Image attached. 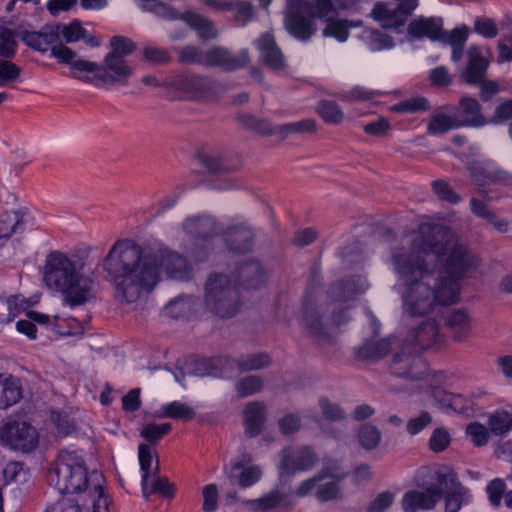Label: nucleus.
Listing matches in <instances>:
<instances>
[{
	"label": "nucleus",
	"mask_w": 512,
	"mask_h": 512,
	"mask_svg": "<svg viewBox=\"0 0 512 512\" xmlns=\"http://www.w3.org/2000/svg\"><path fill=\"white\" fill-rule=\"evenodd\" d=\"M262 476V470L259 466L252 465L245 467L243 462L238 461L232 464L228 479L232 485H238L240 488H248L256 484Z\"/></svg>",
	"instance_id": "30"
},
{
	"label": "nucleus",
	"mask_w": 512,
	"mask_h": 512,
	"mask_svg": "<svg viewBox=\"0 0 512 512\" xmlns=\"http://www.w3.org/2000/svg\"><path fill=\"white\" fill-rule=\"evenodd\" d=\"M22 222V216L17 211H7L0 216V240L10 238Z\"/></svg>",
	"instance_id": "52"
},
{
	"label": "nucleus",
	"mask_w": 512,
	"mask_h": 512,
	"mask_svg": "<svg viewBox=\"0 0 512 512\" xmlns=\"http://www.w3.org/2000/svg\"><path fill=\"white\" fill-rule=\"evenodd\" d=\"M93 471L76 451L61 450L47 472L51 486L62 494L87 493L90 512H96V494L91 488Z\"/></svg>",
	"instance_id": "5"
},
{
	"label": "nucleus",
	"mask_w": 512,
	"mask_h": 512,
	"mask_svg": "<svg viewBox=\"0 0 512 512\" xmlns=\"http://www.w3.org/2000/svg\"><path fill=\"white\" fill-rule=\"evenodd\" d=\"M110 48L111 52L108 56L125 59L136 50V44L128 37L116 35L110 39Z\"/></svg>",
	"instance_id": "47"
},
{
	"label": "nucleus",
	"mask_w": 512,
	"mask_h": 512,
	"mask_svg": "<svg viewBox=\"0 0 512 512\" xmlns=\"http://www.w3.org/2000/svg\"><path fill=\"white\" fill-rule=\"evenodd\" d=\"M469 35V29L467 26H462L453 29L451 32L443 30L440 40L443 43H447L450 46L465 45Z\"/></svg>",
	"instance_id": "63"
},
{
	"label": "nucleus",
	"mask_w": 512,
	"mask_h": 512,
	"mask_svg": "<svg viewBox=\"0 0 512 512\" xmlns=\"http://www.w3.org/2000/svg\"><path fill=\"white\" fill-rule=\"evenodd\" d=\"M133 74V67L121 57L106 56L101 71L98 69V82L106 86L126 85Z\"/></svg>",
	"instance_id": "17"
},
{
	"label": "nucleus",
	"mask_w": 512,
	"mask_h": 512,
	"mask_svg": "<svg viewBox=\"0 0 512 512\" xmlns=\"http://www.w3.org/2000/svg\"><path fill=\"white\" fill-rule=\"evenodd\" d=\"M287 500V496L278 490H271L263 497L254 500H245L243 504L248 506L254 512H266L282 505Z\"/></svg>",
	"instance_id": "39"
},
{
	"label": "nucleus",
	"mask_w": 512,
	"mask_h": 512,
	"mask_svg": "<svg viewBox=\"0 0 512 512\" xmlns=\"http://www.w3.org/2000/svg\"><path fill=\"white\" fill-rule=\"evenodd\" d=\"M183 20L193 29L203 40L214 39L217 36V30L211 20L192 12H187L182 16Z\"/></svg>",
	"instance_id": "40"
},
{
	"label": "nucleus",
	"mask_w": 512,
	"mask_h": 512,
	"mask_svg": "<svg viewBox=\"0 0 512 512\" xmlns=\"http://www.w3.org/2000/svg\"><path fill=\"white\" fill-rule=\"evenodd\" d=\"M364 284L360 277L344 279L332 284L328 290V295L336 302L349 301L365 290Z\"/></svg>",
	"instance_id": "31"
},
{
	"label": "nucleus",
	"mask_w": 512,
	"mask_h": 512,
	"mask_svg": "<svg viewBox=\"0 0 512 512\" xmlns=\"http://www.w3.org/2000/svg\"><path fill=\"white\" fill-rule=\"evenodd\" d=\"M452 111L451 106L435 110L428 121L427 134L437 136L443 135L450 130L458 129L459 126Z\"/></svg>",
	"instance_id": "32"
},
{
	"label": "nucleus",
	"mask_w": 512,
	"mask_h": 512,
	"mask_svg": "<svg viewBox=\"0 0 512 512\" xmlns=\"http://www.w3.org/2000/svg\"><path fill=\"white\" fill-rule=\"evenodd\" d=\"M415 353L414 349L403 341L400 351H395L390 362V371L393 375L409 380H418L424 377L426 365Z\"/></svg>",
	"instance_id": "10"
},
{
	"label": "nucleus",
	"mask_w": 512,
	"mask_h": 512,
	"mask_svg": "<svg viewBox=\"0 0 512 512\" xmlns=\"http://www.w3.org/2000/svg\"><path fill=\"white\" fill-rule=\"evenodd\" d=\"M21 74V68L8 59L0 60V87L16 81Z\"/></svg>",
	"instance_id": "61"
},
{
	"label": "nucleus",
	"mask_w": 512,
	"mask_h": 512,
	"mask_svg": "<svg viewBox=\"0 0 512 512\" xmlns=\"http://www.w3.org/2000/svg\"><path fill=\"white\" fill-rule=\"evenodd\" d=\"M236 280L246 289L258 288L264 280V272L257 261H247L236 270Z\"/></svg>",
	"instance_id": "35"
},
{
	"label": "nucleus",
	"mask_w": 512,
	"mask_h": 512,
	"mask_svg": "<svg viewBox=\"0 0 512 512\" xmlns=\"http://www.w3.org/2000/svg\"><path fill=\"white\" fill-rule=\"evenodd\" d=\"M358 439L360 445L368 450H374L380 443L381 432L380 430L371 424L362 425L358 432Z\"/></svg>",
	"instance_id": "45"
},
{
	"label": "nucleus",
	"mask_w": 512,
	"mask_h": 512,
	"mask_svg": "<svg viewBox=\"0 0 512 512\" xmlns=\"http://www.w3.org/2000/svg\"><path fill=\"white\" fill-rule=\"evenodd\" d=\"M178 60L182 64H191V65H203L204 66V57L205 51H202L200 48L195 46H185L178 50Z\"/></svg>",
	"instance_id": "55"
},
{
	"label": "nucleus",
	"mask_w": 512,
	"mask_h": 512,
	"mask_svg": "<svg viewBox=\"0 0 512 512\" xmlns=\"http://www.w3.org/2000/svg\"><path fill=\"white\" fill-rule=\"evenodd\" d=\"M173 86L185 99L203 100L214 95L219 85L205 76L180 75L174 80Z\"/></svg>",
	"instance_id": "13"
},
{
	"label": "nucleus",
	"mask_w": 512,
	"mask_h": 512,
	"mask_svg": "<svg viewBox=\"0 0 512 512\" xmlns=\"http://www.w3.org/2000/svg\"><path fill=\"white\" fill-rule=\"evenodd\" d=\"M437 483L445 501V512H458L464 502L465 488L453 471L437 473Z\"/></svg>",
	"instance_id": "16"
},
{
	"label": "nucleus",
	"mask_w": 512,
	"mask_h": 512,
	"mask_svg": "<svg viewBox=\"0 0 512 512\" xmlns=\"http://www.w3.org/2000/svg\"><path fill=\"white\" fill-rule=\"evenodd\" d=\"M446 325L450 330L451 337L455 341H463L469 335L471 329L470 318L466 311L455 309L448 312Z\"/></svg>",
	"instance_id": "37"
},
{
	"label": "nucleus",
	"mask_w": 512,
	"mask_h": 512,
	"mask_svg": "<svg viewBox=\"0 0 512 512\" xmlns=\"http://www.w3.org/2000/svg\"><path fill=\"white\" fill-rule=\"evenodd\" d=\"M257 48L261 52L264 64L272 70H279L284 67V57L277 47L274 36L265 33L257 41Z\"/></svg>",
	"instance_id": "28"
},
{
	"label": "nucleus",
	"mask_w": 512,
	"mask_h": 512,
	"mask_svg": "<svg viewBox=\"0 0 512 512\" xmlns=\"http://www.w3.org/2000/svg\"><path fill=\"white\" fill-rule=\"evenodd\" d=\"M453 116L461 127H482L488 123L482 107L476 98L470 96H463L460 98L458 107L453 108Z\"/></svg>",
	"instance_id": "18"
},
{
	"label": "nucleus",
	"mask_w": 512,
	"mask_h": 512,
	"mask_svg": "<svg viewBox=\"0 0 512 512\" xmlns=\"http://www.w3.org/2000/svg\"><path fill=\"white\" fill-rule=\"evenodd\" d=\"M266 421V406L259 401L249 402L243 411L245 433L249 438L256 437Z\"/></svg>",
	"instance_id": "27"
},
{
	"label": "nucleus",
	"mask_w": 512,
	"mask_h": 512,
	"mask_svg": "<svg viewBox=\"0 0 512 512\" xmlns=\"http://www.w3.org/2000/svg\"><path fill=\"white\" fill-rule=\"evenodd\" d=\"M279 477L293 476L300 471L311 470L318 461V457L309 446L293 449L286 447L280 452Z\"/></svg>",
	"instance_id": "11"
},
{
	"label": "nucleus",
	"mask_w": 512,
	"mask_h": 512,
	"mask_svg": "<svg viewBox=\"0 0 512 512\" xmlns=\"http://www.w3.org/2000/svg\"><path fill=\"white\" fill-rule=\"evenodd\" d=\"M328 476L336 478V482H328L318 487L316 492V498L321 502H326L329 500H334L341 498L340 487L338 482L343 480L347 474L343 473L341 475H334L328 472Z\"/></svg>",
	"instance_id": "50"
},
{
	"label": "nucleus",
	"mask_w": 512,
	"mask_h": 512,
	"mask_svg": "<svg viewBox=\"0 0 512 512\" xmlns=\"http://www.w3.org/2000/svg\"><path fill=\"white\" fill-rule=\"evenodd\" d=\"M182 230L187 237L197 242H207L222 232L221 225L208 214H199L186 218Z\"/></svg>",
	"instance_id": "15"
},
{
	"label": "nucleus",
	"mask_w": 512,
	"mask_h": 512,
	"mask_svg": "<svg viewBox=\"0 0 512 512\" xmlns=\"http://www.w3.org/2000/svg\"><path fill=\"white\" fill-rule=\"evenodd\" d=\"M71 74L82 81L93 82L96 79V64L83 59L75 60L70 66Z\"/></svg>",
	"instance_id": "49"
},
{
	"label": "nucleus",
	"mask_w": 512,
	"mask_h": 512,
	"mask_svg": "<svg viewBox=\"0 0 512 512\" xmlns=\"http://www.w3.org/2000/svg\"><path fill=\"white\" fill-rule=\"evenodd\" d=\"M488 427L492 434L504 436L512 430V417L506 411H496L490 415Z\"/></svg>",
	"instance_id": "41"
},
{
	"label": "nucleus",
	"mask_w": 512,
	"mask_h": 512,
	"mask_svg": "<svg viewBox=\"0 0 512 512\" xmlns=\"http://www.w3.org/2000/svg\"><path fill=\"white\" fill-rule=\"evenodd\" d=\"M418 6V0H391L378 2L371 11V16L379 21L383 28L401 32L408 18Z\"/></svg>",
	"instance_id": "8"
},
{
	"label": "nucleus",
	"mask_w": 512,
	"mask_h": 512,
	"mask_svg": "<svg viewBox=\"0 0 512 512\" xmlns=\"http://www.w3.org/2000/svg\"><path fill=\"white\" fill-rule=\"evenodd\" d=\"M162 410L164 416L168 418L189 421L195 417V411L193 408L179 401H173L164 405Z\"/></svg>",
	"instance_id": "51"
},
{
	"label": "nucleus",
	"mask_w": 512,
	"mask_h": 512,
	"mask_svg": "<svg viewBox=\"0 0 512 512\" xmlns=\"http://www.w3.org/2000/svg\"><path fill=\"white\" fill-rule=\"evenodd\" d=\"M322 415L329 421H339L346 417L345 411L337 403L330 402L327 398L319 400Z\"/></svg>",
	"instance_id": "62"
},
{
	"label": "nucleus",
	"mask_w": 512,
	"mask_h": 512,
	"mask_svg": "<svg viewBox=\"0 0 512 512\" xmlns=\"http://www.w3.org/2000/svg\"><path fill=\"white\" fill-rule=\"evenodd\" d=\"M443 21L440 17H419L408 25V33L416 38L428 37L432 40H440L443 32Z\"/></svg>",
	"instance_id": "29"
},
{
	"label": "nucleus",
	"mask_w": 512,
	"mask_h": 512,
	"mask_svg": "<svg viewBox=\"0 0 512 512\" xmlns=\"http://www.w3.org/2000/svg\"><path fill=\"white\" fill-rule=\"evenodd\" d=\"M428 109L429 101L424 97L407 99L393 106V110L400 113H414Z\"/></svg>",
	"instance_id": "60"
},
{
	"label": "nucleus",
	"mask_w": 512,
	"mask_h": 512,
	"mask_svg": "<svg viewBox=\"0 0 512 512\" xmlns=\"http://www.w3.org/2000/svg\"><path fill=\"white\" fill-rule=\"evenodd\" d=\"M398 346L399 342L395 339L370 340L357 349V356L363 360L377 361Z\"/></svg>",
	"instance_id": "33"
},
{
	"label": "nucleus",
	"mask_w": 512,
	"mask_h": 512,
	"mask_svg": "<svg viewBox=\"0 0 512 512\" xmlns=\"http://www.w3.org/2000/svg\"><path fill=\"white\" fill-rule=\"evenodd\" d=\"M57 26L61 41L64 40L66 43L84 41L91 47L95 45L94 36L86 30L80 21L74 20L67 24L58 23Z\"/></svg>",
	"instance_id": "36"
},
{
	"label": "nucleus",
	"mask_w": 512,
	"mask_h": 512,
	"mask_svg": "<svg viewBox=\"0 0 512 512\" xmlns=\"http://www.w3.org/2000/svg\"><path fill=\"white\" fill-rule=\"evenodd\" d=\"M433 419L429 412L422 411L417 417L408 420L406 431L408 434L414 436L420 433L423 429L432 423Z\"/></svg>",
	"instance_id": "64"
},
{
	"label": "nucleus",
	"mask_w": 512,
	"mask_h": 512,
	"mask_svg": "<svg viewBox=\"0 0 512 512\" xmlns=\"http://www.w3.org/2000/svg\"><path fill=\"white\" fill-rule=\"evenodd\" d=\"M171 430L172 425L170 423H149L142 428L140 436L143 437L150 445H155L165 435L169 434Z\"/></svg>",
	"instance_id": "46"
},
{
	"label": "nucleus",
	"mask_w": 512,
	"mask_h": 512,
	"mask_svg": "<svg viewBox=\"0 0 512 512\" xmlns=\"http://www.w3.org/2000/svg\"><path fill=\"white\" fill-rule=\"evenodd\" d=\"M439 339L438 326L434 320L424 321L416 329L408 332L404 342L420 353L432 347Z\"/></svg>",
	"instance_id": "21"
},
{
	"label": "nucleus",
	"mask_w": 512,
	"mask_h": 512,
	"mask_svg": "<svg viewBox=\"0 0 512 512\" xmlns=\"http://www.w3.org/2000/svg\"><path fill=\"white\" fill-rule=\"evenodd\" d=\"M263 381L257 375H249L239 379L235 384V390L240 397H247L261 392Z\"/></svg>",
	"instance_id": "48"
},
{
	"label": "nucleus",
	"mask_w": 512,
	"mask_h": 512,
	"mask_svg": "<svg viewBox=\"0 0 512 512\" xmlns=\"http://www.w3.org/2000/svg\"><path fill=\"white\" fill-rule=\"evenodd\" d=\"M467 57L468 63L462 77L466 83L476 85L485 78L489 62L478 46H471L467 51Z\"/></svg>",
	"instance_id": "24"
},
{
	"label": "nucleus",
	"mask_w": 512,
	"mask_h": 512,
	"mask_svg": "<svg viewBox=\"0 0 512 512\" xmlns=\"http://www.w3.org/2000/svg\"><path fill=\"white\" fill-rule=\"evenodd\" d=\"M390 261L402 287L405 314L421 317L432 313L437 305H451L458 300L460 287L455 281H441L424 256L409 246L394 248Z\"/></svg>",
	"instance_id": "2"
},
{
	"label": "nucleus",
	"mask_w": 512,
	"mask_h": 512,
	"mask_svg": "<svg viewBox=\"0 0 512 512\" xmlns=\"http://www.w3.org/2000/svg\"><path fill=\"white\" fill-rule=\"evenodd\" d=\"M193 299L192 297H179L170 301L165 306V312L172 318H186L192 312Z\"/></svg>",
	"instance_id": "44"
},
{
	"label": "nucleus",
	"mask_w": 512,
	"mask_h": 512,
	"mask_svg": "<svg viewBox=\"0 0 512 512\" xmlns=\"http://www.w3.org/2000/svg\"><path fill=\"white\" fill-rule=\"evenodd\" d=\"M206 308L219 318H232L241 308L239 290L227 275H211L205 284Z\"/></svg>",
	"instance_id": "6"
},
{
	"label": "nucleus",
	"mask_w": 512,
	"mask_h": 512,
	"mask_svg": "<svg viewBox=\"0 0 512 512\" xmlns=\"http://www.w3.org/2000/svg\"><path fill=\"white\" fill-rule=\"evenodd\" d=\"M229 250L237 253H246L251 250L255 234L246 223H239L229 227L223 233Z\"/></svg>",
	"instance_id": "23"
},
{
	"label": "nucleus",
	"mask_w": 512,
	"mask_h": 512,
	"mask_svg": "<svg viewBox=\"0 0 512 512\" xmlns=\"http://www.w3.org/2000/svg\"><path fill=\"white\" fill-rule=\"evenodd\" d=\"M409 247L423 256L435 254L442 261L444 273L447 274H438L441 281L453 280L458 287L459 280L478 263L477 256L455 239L447 227L439 224H420L409 241Z\"/></svg>",
	"instance_id": "3"
},
{
	"label": "nucleus",
	"mask_w": 512,
	"mask_h": 512,
	"mask_svg": "<svg viewBox=\"0 0 512 512\" xmlns=\"http://www.w3.org/2000/svg\"><path fill=\"white\" fill-rule=\"evenodd\" d=\"M51 420L57 429V433L62 436H68L76 431V424L68 415L53 411Z\"/></svg>",
	"instance_id": "59"
},
{
	"label": "nucleus",
	"mask_w": 512,
	"mask_h": 512,
	"mask_svg": "<svg viewBox=\"0 0 512 512\" xmlns=\"http://www.w3.org/2000/svg\"><path fill=\"white\" fill-rule=\"evenodd\" d=\"M204 66L218 67L225 72H232L244 68L250 62L247 49L239 51L237 55L223 46H213L205 51Z\"/></svg>",
	"instance_id": "14"
},
{
	"label": "nucleus",
	"mask_w": 512,
	"mask_h": 512,
	"mask_svg": "<svg viewBox=\"0 0 512 512\" xmlns=\"http://www.w3.org/2000/svg\"><path fill=\"white\" fill-rule=\"evenodd\" d=\"M199 162L212 174H223L228 173L235 168L229 166L221 157L209 154H199Z\"/></svg>",
	"instance_id": "53"
},
{
	"label": "nucleus",
	"mask_w": 512,
	"mask_h": 512,
	"mask_svg": "<svg viewBox=\"0 0 512 512\" xmlns=\"http://www.w3.org/2000/svg\"><path fill=\"white\" fill-rule=\"evenodd\" d=\"M233 369V359L227 356H218L202 359L195 362L193 373L199 377L212 376L225 378Z\"/></svg>",
	"instance_id": "26"
},
{
	"label": "nucleus",
	"mask_w": 512,
	"mask_h": 512,
	"mask_svg": "<svg viewBox=\"0 0 512 512\" xmlns=\"http://www.w3.org/2000/svg\"><path fill=\"white\" fill-rule=\"evenodd\" d=\"M43 281L60 295L62 304L71 309L85 305L94 297L95 274L92 267L61 252L47 256Z\"/></svg>",
	"instance_id": "4"
},
{
	"label": "nucleus",
	"mask_w": 512,
	"mask_h": 512,
	"mask_svg": "<svg viewBox=\"0 0 512 512\" xmlns=\"http://www.w3.org/2000/svg\"><path fill=\"white\" fill-rule=\"evenodd\" d=\"M57 24L45 25L39 31L23 30L21 40L31 49L46 52L60 42Z\"/></svg>",
	"instance_id": "19"
},
{
	"label": "nucleus",
	"mask_w": 512,
	"mask_h": 512,
	"mask_svg": "<svg viewBox=\"0 0 512 512\" xmlns=\"http://www.w3.org/2000/svg\"><path fill=\"white\" fill-rule=\"evenodd\" d=\"M441 498L442 491L431 487L424 491H409L403 496L402 508L405 512L431 510Z\"/></svg>",
	"instance_id": "22"
},
{
	"label": "nucleus",
	"mask_w": 512,
	"mask_h": 512,
	"mask_svg": "<svg viewBox=\"0 0 512 512\" xmlns=\"http://www.w3.org/2000/svg\"><path fill=\"white\" fill-rule=\"evenodd\" d=\"M380 95H382L380 91L368 90L361 86H355L349 91L339 94L338 97L342 101L351 102L372 100Z\"/></svg>",
	"instance_id": "54"
},
{
	"label": "nucleus",
	"mask_w": 512,
	"mask_h": 512,
	"mask_svg": "<svg viewBox=\"0 0 512 512\" xmlns=\"http://www.w3.org/2000/svg\"><path fill=\"white\" fill-rule=\"evenodd\" d=\"M327 311L326 305L318 303L311 292H306L300 319L301 325L307 334L321 346L330 345L335 340L331 323L326 315Z\"/></svg>",
	"instance_id": "7"
},
{
	"label": "nucleus",
	"mask_w": 512,
	"mask_h": 512,
	"mask_svg": "<svg viewBox=\"0 0 512 512\" xmlns=\"http://www.w3.org/2000/svg\"><path fill=\"white\" fill-rule=\"evenodd\" d=\"M143 59L155 65H166L171 61V54L167 49L146 46L143 49Z\"/></svg>",
	"instance_id": "57"
},
{
	"label": "nucleus",
	"mask_w": 512,
	"mask_h": 512,
	"mask_svg": "<svg viewBox=\"0 0 512 512\" xmlns=\"http://www.w3.org/2000/svg\"><path fill=\"white\" fill-rule=\"evenodd\" d=\"M4 440L10 448L29 453L38 447L39 433L29 422L17 420L7 425Z\"/></svg>",
	"instance_id": "12"
},
{
	"label": "nucleus",
	"mask_w": 512,
	"mask_h": 512,
	"mask_svg": "<svg viewBox=\"0 0 512 512\" xmlns=\"http://www.w3.org/2000/svg\"><path fill=\"white\" fill-rule=\"evenodd\" d=\"M296 6L292 5L285 17L287 31L296 39L308 41L317 32L315 12L312 8L304 7L305 2L314 0H295Z\"/></svg>",
	"instance_id": "9"
},
{
	"label": "nucleus",
	"mask_w": 512,
	"mask_h": 512,
	"mask_svg": "<svg viewBox=\"0 0 512 512\" xmlns=\"http://www.w3.org/2000/svg\"><path fill=\"white\" fill-rule=\"evenodd\" d=\"M138 458L142 472L141 486L143 495L148 498V479L160 472L158 454L149 444L141 443L138 446Z\"/></svg>",
	"instance_id": "25"
},
{
	"label": "nucleus",
	"mask_w": 512,
	"mask_h": 512,
	"mask_svg": "<svg viewBox=\"0 0 512 512\" xmlns=\"http://www.w3.org/2000/svg\"><path fill=\"white\" fill-rule=\"evenodd\" d=\"M103 269L114 281L116 297L127 305L144 302L159 284L162 270L178 281H187L192 275L182 255L167 249L145 251L132 240L115 242Z\"/></svg>",
	"instance_id": "1"
},
{
	"label": "nucleus",
	"mask_w": 512,
	"mask_h": 512,
	"mask_svg": "<svg viewBox=\"0 0 512 512\" xmlns=\"http://www.w3.org/2000/svg\"><path fill=\"white\" fill-rule=\"evenodd\" d=\"M22 397L20 380L11 375L0 374V409H7Z\"/></svg>",
	"instance_id": "34"
},
{
	"label": "nucleus",
	"mask_w": 512,
	"mask_h": 512,
	"mask_svg": "<svg viewBox=\"0 0 512 512\" xmlns=\"http://www.w3.org/2000/svg\"><path fill=\"white\" fill-rule=\"evenodd\" d=\"M316 5L317 0L304 3V7L312 8L317 18L325 21L326 25L322 30L323 37H333L339 42H345L349 37L348 20L334 17V14L340 9L337 4L333 1V8L327 11L325 16L319 15Z\"/></svg>",
	"instance_id": "20"
},
{
	"label": "nucleus",
	"mask_w": 512,
	"mask_h": 512,
	"mask_svg": "<svg viewBox=\"0 0 512 512\" xmlns=\"http://www.w3.org/2000/svg\"><path fill=\"white\" fill-rule=\"evenodd\" d=\"M272 364L271 357L266 352L250 353L233 359V368L236 366L239 373H247L268 368Z\"/></svg>",
	"instance_id": "38"
},
{
	"label": "nucleus",
	"mask_w": 512,
	"mask_h": 512,
	"mask_svg": "<svg viewBox=\"0 0 512 512\" xmlns=\"http://www.w3.org/2000/svg\"><path fill=\"white\" fill-rule=\"evenodd\" d=\"M466 433L475 446L481 447L488 443L490 430L479 422H473L467 425Z\"/></svg>",
	"instance_id": "58"
},
{
	"label": "nucleus",
	"mask_w": 512,
	"mask_h": 512,
	"mask_svg": "<svg viewBox=\"0 0 512 512\" xmlns=\"http://www.w3.org/2000/svg\"><path fill=\"white\" fill-rule=\"evenodd\" d=\"M317 112L320 117L328 124H340L344 119V113L340 106L329 100H322L318 103Z\"/></svg>",
	"instance_id": "42"
},
{
	"label": "nucleus",
	"mask_w": 512,
	"mask_h": 512,
	"mask_svg": "<svg viewBox=\"0 0 512 512\" xmlns=\"http://www.w3.org/2000/svg\"><path fill=\"white\" fill-rule=\"evenodd\" d=\"M432 191L441 201L457 204L461 197L444 180H435L431 183Z\"/></svg>",
	"instance_id": "56"
},
{
	"label": "nucleus",
	"mask_w": 512,
	"mask_h": 512,
	"mask_svg": "<svg viewBox=\"0 0 512 512\" xmlns=\"http://www.w3.org/2000/svg\"><path fill=\"white\" fill-rule=\"evenodd\" d=\"M18 49L16 34L13 30L0 26V57L12 59L15 57Z\"/></svg>",
	"instance_id": "43"
}]
</instances>
